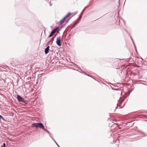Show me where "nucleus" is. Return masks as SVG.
<instances>
[{
	"instance_id": "1",
	"label": "nucleus",
	"mask_w": 147,
	"mask_h": 147,
	"mask_svg": "<svg viewBox=\"0 0 147 147\" xmlns=\"http://www.w3.org/2000/svg\"><path fill=\"white\" fill-rule=\"evenodd\" d=\"M31 127L35 128L37 129L39 128L40 129H44V124L41 123H34L32 124Z\"/></svg>"
},
{
	"instance_id": "2",
	"label": "nucleus",
	"mask_w": 147,
	"mask_h": 147,
	"mask_svg": "<svg viewBox=\"0 0 147 147\" xmlns=\"http://www.w3.org/2000/svg\"><path fill=\"white\" fill-rule=\"evenodd\" d=\"M16 98L19 102H22L24 103L26 105L27 104V102H26V100L24 99V98L21 97L20 95L18 94L17 95Z\"/></svg>"
},
{
	"instance_id": "3",
	"label": "nucleus",
	"mask_w": 147,
	"mask_h": 147,
	"mask_svg": "<svg viewBox=\"0 0 147 147\" xmlns=\"http://www.w3.org/2000/svg\"><path fill=\"white\" fill-rule=\"evenodd\" d=\"M58 28L59 27H57L53 29L51 32L50 34L49 35V38H50L52 36L53 34L56 32Z\"/></svg>"
},
{
	"instance_id": "4",
	"label": "nucleus",
	"mask_w": 147,
	"mask_h": 147,
	"mask_svg": "<svg viewBox=\"0 0 147 147\" xmlns=\"http://www.w3.org/2000/svg\"><path fill=\"white\" fill-rule=\"evenodd\" d=\"M124 100V99L123 98H120V99L118 100V103L117 104V106L116 107V108L114 110L115 111L116 109L118 107L120 106Z\"/></svg>"
},
{
	"instance_id": "5",
	"label": "nucleus",
	"mask_w": 147,
	"mask_h": 147,
	"mask_svg": "<svg viewBox=\"0 0 147 147\" xmlns=\"http://www.w3.org/2000/svg\"><path fill=\"white\" fill-rule=\"evenodd\" d=\"M56 43L57 45L59 46H61V39L60 37H57L56 39Z\"/></svg>"
},
{
	"instance_id": "6",
	"label": "nucleus",
	"mask_w": 147,
	"mask_h": 147,
	"mask_svg": "<svg viewBox=\"0 0 147 147\" xmlns=\"http://www.w3.org/2000/svg\"><path fill=\"white\" fill-rule=\"evenodd\" d=\"M111 123H109V127H112L114 128L115 127H117V124L113 122H111Z\"/></svg>"
},
{
	"instance_id": "7",
	"label": "nucleus",
	"mask_w": 147,
	"mask_h": 147,
	"mask_svg": "<svg viewBox=\"0 0 147 147\" xmlns=\"http://www.w3.org/2000/svg\"><path fill=\"white\" fill-rule=\"evenodd\" d=\"M49 48V46H48L45 49V54H47L49 53L50 50Z\"/></svg>"
},
{
	"instance_id": "8",
	"label": "nucleus",
	"mask_w": 147,
	"mask_h": 147,
	"mask_svg": "<svg viewBox=\"0 0 147 147\" xmlns=\"http://www.w3.org/2000/svg\"><path fill=\"white\" fill-rule=\"evenodd\" d=\"M78 22H79L76 21L70 27H69L70 28V30H71L73 28L75 27Z\"/></svg>"
},
{
	"instance_id": "9",
	"label": "nucleus",
	"mask_w": 147,
	"mask_h": 147,
	"mask_svg": "<svg viewBox=\"0 0 147 147\" xmlns=\"http://www.w3.org/2000/svg\"><path fill=\"white\" fill-rule=\"evenodd\" d=\"M2 80L3 82H4L5 83H7L8 84H9L11 85V84H13V85H14L13 83H12L11 82H9L8 83H7L6 80H4L2 79Z\"/></svg>"
},
{
	"instance_id": "10",
	"label": "nucleus",
	"mask_w": 147,
	"mask_h": 147,
	"mask_svg": "<svg viewBox=\"0 0 147 147\" xmlns=\"http://www.w3.org/2000/svg\"><path fill=\"white\" fill-rule=\"evenodd\" d=\"M55 55L56 58L58 59L59 58V57L60 56V54L59 53V51H58V52H57V53H56L55 54Z\"/></svg>"
},
{
	"instance_id": "11",
	"label": "nucleus",
	"mask_w": 147,
	"mask_h": 147,
	"mask_svg": "<svg viewBox=\"0 0 147 147\" xmlns=\"http://www.w3.org/2000/svg\"><path fill=\"white\" fill-rule=\"evenodd\" d=\"M49 136L52 139L53 141L55 142V144L58 147H60L59 145L56 142V141L53 138V137L52 136H51L50 135H49Z\"/></svg>"
},
{
	"instance_id": "12",
	"label": "nucleus",
	"mask_w": 147,
	"mask_h": 147,
	"mask_svg": "<svg viewBox=\"0 0 147 147\" xmlns=\"http://www.w3.org/2000/svg\"><path fill=\"white\" fill-rule=\"evenodd\" d=\"M0 120H2L3 121H6V120L3 117L2 115H0Z\"/></svg>"
},
{
	"instance_id": "13",
	"label": "nucleus",
	"mask_w": 147,
	"mask_h": 147,
	"mask_svg": "<svg viewBox=\"0 0 147 147\" xmlns=\"http://www.w3.org/2000/svg\"><path fill=\"white\" fill-rule=\"evenodd\" d=\"M82 73H84V74L85 75H86L87 76H89V77H91V78H92L93 79H94V80H95L94 78H93L92 77V76L88 75H87V74H86V73H85V72H83H83H82Z\"/></svg>"
},
{
	"instance_id": "14",
	"label": "nucleus",
	"mask_w": 147,
	"mask_h": 147,
	"mask_svg": "<svg viewBox=\"0 0 147 147\" xmlns=\"http://www.w3.org/2000/svg\"><path fill=\"white\" fill-rule=\"evenodd\" d=\"M71 14V13H68L67 14H66L65 16L67 18L70 16Z\"/></svg>"
},
{
	"instance_id": "15",
	"label": "nucleus",
	"mask_w": 147,
	"mask_h": 147,
	"mask_svg": "<svg viewBox=\"0 0 147 147\" xmlns=\"http://www.w3.org/2000/svg\"><path fill=\"white\" fill-rule=\"evenodd\" d=\"M140 133L142 134V135H143V136H146V134L145 133H144V132L140 131Z\"/></svg>"
},
{
	"instance_id": "16",
	"label": "nucleus",
	"mask_w": 147,
	"mask_h": 147,
	"mask_svg": "<svg viewBox=\"0 0 147 147\" xmlns=\"http://www.w3.org/2000/svg\"><path fill=\"white\" fill-rule=\"evenodd\" d=\"M82 18V15H80V16H79V17H78V19H77V20L76 21L78 22V21H79Z\"/></svg>"
},
{
	"instance_id": "17",
	"label": "nucleus",
	"mask_w": 147,
	"mask_h": 147,
	"mask_svg": "<svg viewBox=\"0 0 147 147\" xmlns=\"http://www.w3.org/2000/svg\"><path fill=\"white\" fill-rule=\"evenodd\" d=\"M65 21L63 19H61V20L60 21V22H59V24H62L63 23H64V22Z\"/></svg>"
},
{
	"instance_id": "18",
	"label": "nucleus",
	"mask_w": 147,
	"mask_h": 147,
	"mask_svg": "<svg viewBox=\"0 0 147 147\" xmlns=\"http://www.w3.org/2000/svg\"><path fill=\"white\" fill-rule=\"evenodd\" d=\"M69 27H70V26H68L67 27V31L69 32H70L71 31V30H70V28Z\"/></svg>"
},
{
	"instance_id": "19",
	"label": "nucleus",
	"mask_w": 147,
	"mask_h": 147,
	"mask_svg": "<svg viewBox=\"0 0 147 147\" xmlns=\"http://www.w3.org/2000/svg\"><path fill=\"white\" fill-rule=\"evenodd\" d=\"M106 83L108 84H112V85L113 86H115V87H117L118 86H115V85H114V84H111V83L110 82H107Z\"/></svg>"
},
{
	"instance_id": "20",
	"label": "nucleus",
	"mask_w": 147,
	"mask_h": 147,
	"mask_svg": "<svg viewBox=\"0 0 147 147\" xmlns=\"http://www.w3.org/2000/svg\"><path fill=\"white\" fill-rule=\"evenodd\" d=\"M72 63L73 64V65L76 68H78V66L76 64H75L74 63Z\"/></svg>"
},
{
	"instance_id": "21",
	"label": "nucleus",
	"mask_w": 147,
	"mask_h": 147,
	"mask_svg": "<svg viewBox=\"0 0 147 147\" xmlns=\"http://www.w3.org/2000/svg\"><path fill=\"white\" fill-rule=\"evenodd\" d=\"M6 146V144L5 143H3V145H2L1 147H5Z\"/></svg>"
},
{
	"instance_id": "22",
	"label": "nucleus",
	"mask_w": 147,
	"mask_h": 147,
	"mask_svg": "<svg viewBox=\"0 0 147 147\" xmlns=\"http://www.w3.org/2000/svg\"><path fill=\"white\" fill-rule=\"evenodd\" d=\"M85 10V9H83V10L81 12V15H82V14H83V13H84V12Z\"/></svg>"
},
{
	"instance_id": "23",
	"label": "nucleus",
	"mask_w": 147,
	"mask_h": 147,
	"mask_svg": "<svg viewBox=\"0 0 147 147\" xmlns=\"http://www.w3.org/2000/svg\"><path fill=\"white\" fill-rule=\"evenodd\" d=\"M111 87L113 90H118L117 89H114L113 86H111Z\"/></svg>"
},
{
	"instance_id": "24",
	"label": "nucleus",
	"mask_w": 147,
	"mask_h": 147,
	"mask_svg": "<svg viewBox=\"0 0 147 147\" xmlns=\"http://www.w3.org/2000/svg\"><path fill=\"white\" fill-rule=\"evenodd\" d=\"M142 68L143 67H145L146 69H147V65H144V66H142Z\"/></svg>"
},
{
	"instance_id": "25",
	"label": "nucleus",
	"mask_w": 147,
	"mask_h": 147,
	"mask_svg": "<svg viewBox=\"0 0 147 147\" xmlns=\"http://www.w3.org/2000/svg\"><path fill=\"white\" fill-rule=\"evenodd\" d=\"M89 6H86L84 8V9H85V10H86V9L89 7Z\"/></svg>"
},
{
	"instance_id": "26",
	"label": "nucleus",
	"mask_w": 147,
	"mask_h": 147,
	"mask_svg": "<svg viewBox=\"0 0 147 147\" xmlns=\"http://www.w3.org/2000/svg\"><path fill=\"white\" fill-rule=\"evenodd\" d=\"M67 18L66 16H65L63 18V19L65 21V20Z\"/></svg>"
},
{
	"instance_id": "27",
	"label": "nucleus",
	"mask_w": 147,
	"mask_h": 147,
	"mask_svg": "<svg viewBox=\"0 0 147 147\" xmlns=\"http://www.w3.org/2000/svg\"><path fill=\"white\" fill-rule=\"evenodd\" d=\"M67 18L66 16H65L63 18V19L65 21V20Z\"/></svg>"
},
{
	"instance_id": "28",
	"label": "nucleus",
	"mask_w": 147,
	"mask_h": 147,
	"mask_svg": "<svg viewBox=\"0 0 147 147\" xmlns=\"http://www.w3.org/2000/svg\"><path fill=\"white\" fill-rule=\"evenodd\" d=\"M67 18L66 16H65L63 18V19L65 21V20Z\"/></svg>"
},
{
	"instance_id": "29",
	"label": "nucleus",
	"mask_w": 147,
	"mask_h": 147,
	"mask_svg": "<svg viewBox=\"0 0 147 147\" xmlns=\"http://www.w3.org/2000/svg\"><path fill=\"white\" fill-rule=\"evenodd\" d=\"M78 68L79 69H80L81 71H83V70L82 69H81L80 67H78Z\"/></svg>"
},
{
	"instance_id": "30",
	"label": "nucleus",
	"mask_w": 147,
	"mask_h": 147,
	"mask_svg": "<svg viewBox=\"0 0 147 147\" xmlns=\"http://www.w3.org/2000/svg\"><path fill=\"white\" fill-rule=\"evenodd\" d=\"M43 129V130H44L45 131H46L47 132V131H48L47 129H45V127H44V129Z\"/></svg>"
},
{
	"instance_id": "31",
	"label": "nucleus",
	"mask_w": 147,
	"mask_h": 147,
	"mask_svg": "<svg viewBox=\"0 0 147 147\" xmlns=\"http://www.w3.org/2000/svg\"><path fill=\"white\" fill-rule=\"evenodd\" d=\"M142 115L144 117H147V116L146 115Z\"/></svg>"
},
{
	"instance_id": "32",
	"label": "nucleus",
	"mask_w": 147,
	"mask_h": 147,
	"mask_svg": "<svg viewBox=\"0 0 147 147\" xmlns=\"http://www.w3.org/2000/svg\"><path fill=\"white\" fill-rule=\"evenodd\" d=\"M51 41V40H50L47 43V45H48L49 44V42Z\"/></svg>"
},
{
	"instance_id": "33",
	"label": "nucleus",
	"mask_w": 147,
	"mask_h": 147,
	"mask_svg": "<svg viewBox=\"0 0 147 147\" xmlns=\"http://www.w3.org/2000/svg\"><path fill=\"white\" fill-rule=\"evenodd\" d=\"M49 51H50V52H52L53 51V50L50 49V50Z\"/></svg>"
},
{
	"instance_id": "34",
	"label": "nucleus",
	"mask_w": 147,
	"mask_h": 147,
	"mask_svg": "<svg viewBox=\"0 0 147 147\" xmlns=\"http://www.w3.org/2000/svg\"><path fill=\"white\" fill-rule=\"evenodd\" d=\"M120 84L119 83H116V84H114V85H115V84Z\"/></svg>"
},
{
	"instance_id": "35",
	"label": "nucleus",
	"mask_w": 147,
	"mask_h": 147,
	"mask_svg": "<svg viewBox=\"0 0 147 147\" xmlns=\"http://www.w3.org/2000/svg\"><path fill=\"white\" fill-rule=\"evenodd\" d=\"M135 51H136V52L137 53V51L136 48H135Z\"/></svg>"
},
{
	"instance_id": "36",
	"label": "nucleus",
	"mask_w": 147,
	"mask_h": 147,
	"mask_svg": "<svg viewBox=\"0 0 147 147\" xmlns=\"http://www.w3.org/2000/svg\"><path fill=\"white\" fill-rule=\"evenodd\" d=\"M71 18H70L69 20H67V22H68L69 21V20H70V19Z\"/></svg>"
},
{
	"instance_id": "37",
	"label": "nucleus",
	"mask_w": 147,
	"mask_h": 147,
	"mask_svg": "<svg viewBox=\"0 0 147 147\" xmlns=\"http://www.w3.org/2000/svg\"><path fill=\"white\" fill-rule=\"evenodd\" d=\"M123 107H123H120L119 108V109L122 108Z\"/></svg>"
},
{
	"instance_id": "38",
	"label": "nucleus",
	"mask_w": 147,
	"mask_h": 147,
	"mask_svg": "<svg viewBox=\"0 0 147 147\" xmlns=\"http://www.w3.org/2000/svg\"><path fill=\"white\" fill-rule=\"evenodd\" d=\"M133 44H134V45H135V43H134V42H133Z\"/></svg>"
},
{
	"instance_id": "39",
	"label": "nucleus",
	"mask_w": 147,
	"mask_h": 147,
	"mask_svg": "<svg viewBox=\"0 0 147 147\" xmlns=\"http://www.w3.org/2000/svg\"><path fill=\"white\" fill-rule=\"evenodd\" d=\"M134 47H135V49L136 48V45H134Z\"/></svg>"
},
{
	"instance_id": "40",
	"label": "nucleus",
	"mask_w": 147,
	"mask_h": 147,
	"mask_svg": "<svg viewBox=\"0 0 147 147\" xmlns=\"http://www.w3.org/2000/svg\"><path fill=\"white\" fill-rule=\"evenodd\" d=\"M134 47H135V49L136 48V45H134Z\"/></svg>"
},
{
	"instance_id": "41",
	"label": "nucleus",
	"mask_w": 147,
	"mask_h": 147,
	"mask_svg": "<svg viewBox=\"0 0 147 147\" xmlns=\"http://www.w3.org/2000/svg\"><path fill=\"white\" fill-rule=\"evenodd\" d=\"M130 38H131V39H132V38L131 36L130 35Z\"/></svg>"
},
{
	"instance_id": "42",
	"label": "nucleus",
	"mask_w": 147,
	"mask_h": 147,
	"mask_svg": "<svg viewBox=\"0 0 147 147\" xmlns=\"http://www.w3.org/2000/svg\"><path fill=\"white\" fill-rule=\"evenodd\" d=\"M131 40H132V41L133 42H134L133 39H132Z\"/></svg>"
},
{
	"instance_id": "43",
	"label": "nucleus",
	"mask_w": 147,
	"mask_h": 147,
	"mask_svg": "<svg viewBox=\"0 0 147 147\" xmlns=\"http://www.w3.org/2000/svg\"><path fill=\"white\" fill-rule=\"evenodd\" d=\"M47 132L48 133V134H49V131H47Z\"/></svg>"
},
{
	"instance_id": "44",
	"label": "nucleus",
	"mask_w": 147,
	"mask_h": 147,
	"mask_svg": "<svg viewBox=\"0 0 147 147\" xmlns=\"http://www.w3.org/2000/svg\"><path fill=\"white\" fill-rule=\"evenodd\" d=\"M47 132L48 133V134H49V131H47Z\"/></svg>"
},
{
	"instance_id": "45",
	"label": "nucleus",
	"mask_w": 147,
	"mask_h": 147,
	"mask_svg": "<svg viewBox=\"0 0 147 147\" xmlns=\"http://www.w3.org/2000/svg\"><path fill=\"white\" fill-rule=\"evenodd\" d=\"M74 70H76V71H78V70H76V69H74Z\"/></svg>"
},
{
	"instance_id": "46",
	"label": "nucleus",
	"mask_w": 147,
	"mask_h": 147,
	"mask_svg": "<svg viewBox=\"0 0 147 147\" xmlns=\"http://www.w3.org/2000/svg\"><path fill=\"white\" fill-rule=\"evenodd\" d=\"M125 31H126L129 34V32H127V30H125Z\"/></svg>"
},
{
	"instance_id": "47",
	"label": "nucleus",
	"mask_w": 147,
	"mask_h": 147,
	"mask_svg": "<svg viewBox=\"0 0 147 147\" xmlns=\"http://www.w3.org/2000/svg\"><path fill=\"white\" fill-rule=\"evenodd\" d=\"M50 6H51V3H50Z\"/></svg>"
},
{
	"instance_id": "48",
	"label": "nucleus",
	"mask_w": 147,
	"mask_h": 147,
	"mask_svg": "<svg viewBox=\"0 0 147 147\" xmlns=\"http://www.w3.org/2000/svg\"><path fill=\"white\" fill-rule=\"evenodd\" d=\"M133 122V121H131V122H130V123H131V122Z\"/></svg>"
},
{
	"instance_id": "49",
	"label": "nucleus",
	"mask_w": 147,
	"mask_h": 147,
	"mask_svg": "<svg viewBox=\"0 0 147 147\" xmlns=\"http://www.w3.org/2000/svg\"><path fill=\"white\" fill-rule=\"evenodd\" d=\"M130 58H129V60H130Z\"/></svg>"
}]
</instances>
